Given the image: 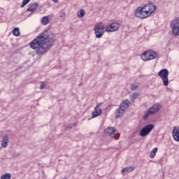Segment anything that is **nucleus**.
<instances>
[{
    "instance_id": "f257e3e1",
    "label": "nucleus",
    "mask_w": 179,
    "mask_h": 179,
    "mask_svg": "<svg viewBox=\"0 0 179 179\" xmlns=\"http://www.w3.org/2000/svg\"><path fill=\"white\" fill-rule=\"evenodd\" d=\"M54 41H55V35L45 30L34 39L29 45L32 50H36L37 55H44L51 46L54 45Z\"/></svg>"
},
{
    "instance_id": "f03ea898",
    "label": "nucleus",
    "mask_w": 179,
    "mask_h": 179,
    "mask_svg": "<svg viewBox=\"0 0 179 179\" xmlns=\"http://www.w3.org/2000/svg\"><path fill=\"white\" fill-rule=\"evenodd\" d=\"M155 10H156V5L151 3L143 6V7L140 6L137 8L134 12V15L136 17L146 19V17H149Z\"/></svg>"
},
{
    "instance_id": "7ed1b4c3",
    "label": "nucleus",
    "mask_w": 179,
    "mask_h": 179,
    "mask_svg": "<svg viewBox=\"0 0 179 179\" xmlns=\"http://www.w3.org/2000/svg\"><path fill=\"white\" fill-rule=\"evenodd\" d=\"M94 31L95 33L96 38H101V37L104 36L106 31L104 24L101 22H97L94 27Z\"/></svg>"
},
{
    "instance_id": "20e7f679",
    "label": "nucleus",
    "mask_w": 179,
    "mask_h": 179,
    "mask_svg": "<svg viewBox=\"0 0 179 179\" xmlns=\"http://www.w3.org/2000/svg\"><path fill=\"white\" fill-rule=\"evenodd\" d=\"M131 104V102L129 100L126 99L122 101L118 109L116 110V118H118V117H121L124 113H125V110H128L129 108V105Z\"/></svg>"
},
{
    "instance_id": "39448f33",
    "label": "nucleus",
    "mask_w": 179,
    "mask_h": 179,
    "mask_svg": "<svg viewBox=\"0 0 179 179\" xmlns=\"http://www.w3.org/2000/svg\"><path fill=\"white\" fill-rule=\"evenodd\" d=\"M169 70L163 69L160 70L157 75L162 78L164 86H169Z\"/></svg>"
},
{
    "instance_id": "423d86ee",
    "label": "nucleus",
    "mask_w": 179,
    "mask_h": 179,
    "mask_svg": "<svg viewBox=\"0 0 179 179\" xmlns=\"http://www.w3.org/2000/svg\"><path fill=\"white\" fill-rule=\"evenodd\" d=\"M170 27L176 36V37H178L179 36V17H177L173 20L170 23Z\"/></svg>"
},
{
    "instance_id": "0eeeda50",
    "label": "nucleus",
    "mask_w": 179,
    "mask_h": 179,
    "mask_svg": "<svg viewBox=\"0 0 179 179\" xmlns=\"http://www.w3.org/2000/svg\"><path fill=\"white\" fill-rule=\"evenodd\" d=\"M156 57H157L156 52L153 50H148L141 55V59L143 61H150L152 59H155Z\"/></svg>"
},
{
    "instance_id": "6e6552de",
    "label": "nucleus",
    "mask_w": 179,
    "mask_h": 179,
    "mask_svg": "<svg viewBox=\"0 0 179 179\" xmlns=\"http://www.w3.org/2000/svg\"><path fill=\"white\" fill-rule=\"evenodd\" d=\"M160 110V108L159 107V105L156 104L152 106L151 108L148 109L147 112L145 113V115L143 116V120L146 121L148 120L149 115H153V114H156L157 111Z\"/></svg>"
},
{
    "instance_id": "1a4fd4ad",
    "label": "nucleus",
    "mask_w": 179,
    "mask_h": 179,
    "mask_svg": "<svg viewBox=\"0 0 179 179\" xmlns=\"http://www.w3.org/2000/svg\"><path fill=\"white\" fill-rule=\"evenodd\" d=\"M105 135L106 136H110L114 139H117V137L118 136V131L114 127H108L105 129Z\"/></svg>"
},
{
    "instance_id": "9d476101",
    "label": "nucleus",
    "mask_w": 179,
    "mask_h": 179,
    "mask_svg": "<svg viewBox=\"0 0 179 179\" xmlns=\"http://www.w3.org/2000/svg\"><path fill=\"white\" fill-rule=\"evenodd\" d=\"M153 128H155V125L151 124L144 127L140 131V136H142V138H145V136H147V135H149V134L152 132V129H153Z\"/></svg>"
},
{
    "instance_id": "9b49d317",
    "label": "nucleus",
    "mask_w": 179,
    "mask_h": 179,
    "mask_svg": "<svg viewBox=\"0 0 179 179\" xmlns=\"http://www.w3.org/2000/svg\"><path fill=\"white\" fill-rule=\"evenodd\" d=\"M101 106H103V103H97V105L96 106V107L94 108V110L92 113V118H96V117L101 115V113H103V110H101V108H100Z\"/></svg>"
},
{
    "instance_id": "f8f14e48",
    "label": "nucleus",
    "mask_w": 179,
    "mask_h": 179,
    "mask_svg": "<svg viewBox=\"0 0 179 179\" xmlns=\"http://www.w3.org/2000/svg\"><path fill=\"white\" fill-rule=\"evenodd\" d=\"M118 29H120V23L117 22H113L110 24H109L106 29L105 31H117V30H118Z\"/></svg>"
},
{
    "instance_id": "ddd939ff",
    "label": "nucleus",
    "mask_w": 179,
    "mask_h": 179,
    "mask_svg": "<svg viewBox=\"0 0 179 179\" xmlns=\"http://www.w3.org/2000/svg\"><path fill=\"white\" fill-rule=\"evenodd\" d=\"M172 136L176 142H179V127L176 126L172 130Z\"/></svg>"
},
{
    "instance_id": "4468645a",
    "label": "nucleus",
    "mask_w": 179,
    "mask_h": 179,
    "mask_svg": "<svg viewBox=\"0 0 179 179\" xmlns=\"http://www.w3.org/2000/svg\"><path fill=\"white\" fill-rule=\"evenodd\" d=\"M8 143H9V136L8 134H5L3 136V140L1 141V148H8Z\"/></svg>"
},
{
    "instance_id": "2eb2a0df",
    "label": "nucleus",
    "mask_w": 179,
    "mask_h": 179,
    "mask_svg": "<svg viewBox=\"0 0 179 179\" xmlns=\"http://www.w3.org/2000/svg\"><path fill=\"white\" fill-rule=\"evenodd\" d=\"M37 8H38V4L37 3H31L29 5L27 12H36Z\"/></svg>"
},
{
    "instance_id": "dca6fc26",
    "label": "nucleus",
    "mask_w": 179,
    "mask_h": 179,
    "mask_svg": "<svg viewBox=\"0 0 179 179\" xmlns=\"http://www.w3.org/2000/svg\"><path fill=\"white\" fill-rule=\"evenodd\" d=\"M135 170V166H130V167H126L124 168L122 170V174H124V173H131Z\"/></svg>"
},
{
    "instance_id": "f3484780",
    "label": "nucleus",
    "mask_w": 179,
    "mask_h": 179,
    "mask_svg": "<svg viewBox=\"0 0 179 179\" xmlns=\"http://www.w3.org/2000/svg\"><path fill=\"white\" fill-rule=\"evenodd\" d=\"M157 148H155L154 149L152 150L150 154V158L153 159L155 156H156V153L157 152Z\"/></svg>"
},
{
    "instance_id": "a211bd4d",
    "label": "nucleus",
    "mask_w": 179,
    "mask_h": 179,
    "mask_svg": "<svg viewBox=\"0 0 179 179\" xmlns=\"http://www.w3.org/2000/svg\"><path fill=\"white\" fill-rule=\"evenodd\" d=\"M13 36H16V37H19L20 36V33L19 32V27H15L13 29Z\"/></svg>"
},
{
    "instance_id": "6ab92c4d",
    "label": "nucleus",
    "mask_w": 179,
    "mask_h": 179,
    "mask_svg": "<svg viewBox=\"0 0 179 179\" xmlns=\"http://www.w3.org/2000/svg\"><path fill=\"white\" fill-rule=\"evenodd\" d=\"M138 96H139V94L137 92H134L130 95V99L131 101H134L136 99H138Z\"/></svg>"
},
{
    "instance_id": "aec40b11",
    "label": "nucleus",
    "mask_w": 179,
    "mask_h": 179,
    "mask_svg": "<svg viewBox=\"0 0 179 179\" xmlns=\"http://www.w3.org/2000/svg\"><path fill=\"white\" fill-rule=\"evenodd\" d=\"M12 178V174L10 173H5L1 176V179H11Z\"/></svg>"
},
{
    "instance_id": "412c9836",
    "label": "nucleus",
    "mask_w": 179,
    "mask_h": 179,
    "mask_svg": "<svg viewBox=\"0 0 179 179\" xmlns=\"http://www.w3.org/2000/svg\"><path fill=\"white\" fill-rule=\"evenodd\" d=\"M139 87V83H133L131 85L130 88L131 90H136Z\"/></svg>"
},
{
    "instance_id": "4be33fe9",
    "label": "nucleus",
    "mask_w": 179,
    "mask_h": 179,
    "mask_svg": "<svg viewBox=\"0 0 179 179\" xmlns=\"http://www.w3.org/2000/svg\"><path fill=\"white\" fill-rule=\"evenodd\" d=\"M85 11L84 9H81L79 13H78V17H83L85 16Z\"/></svg>"
},
{
    "instance_id": "5701e85b",
    "label": "nucleus",
    "mask_w": 179,
    "mask_h": 179,
    "mask_svg": "<svg viewBox=\"0 0 179 179\" xmlns=\"http://www.w3.org/2000/svg\"><path fill=\"white\" fill-rule=\"evenodd\" d=\"M76 125H78V124L76 122H74V123H71L70 124H69L66 127V131H68V129H72V128L73 127H76Z\"/></svg>"
},
{
    "instance_id": "b1692460",
    "label": "nucleus",
    "mask_w": 179,
    "mask_h": 179,
    "mask_svg": "<svg viewBox=\"0 0 179 179\" xmlns=\"http://www.w3.org/2000/svg\"><path fill=\"white\" fill-rule=\"evenodd\" d=\"M49 20H50L48 19V17H43V20H42V23L43 24H47V23H48Z\"/></svg>"
},
{
    "instance_id": "393cba45",
    "label": "nucleus",
    "mask_w": 179,
    "mask_h": 179,
    "mask_svg": "<svg viewBox=\"0 0 179 179\" xmlns=\"http://www.w3.org/2000/svg\"><path fill=\"white\" fill-rule=\"evenodd\" d=\"M29 2L30 0H23L22 3L21 5V8H24V6H26V5H27V3H29Z\"/></svg>"
},
{
    "instance_id": "a878e982",
    "label": "nucleus",
    "mask_w": 179,
    "mask_h": 179,
    "mask_svg": "<svg viewBox=\"0 0 179 179\" xmlns=\"http://www.w3.org/2000/svg\"><path fill=\"white\" fill-rule=\"evenodd\" d=\"M44 87H45V83H44V82L41 83V86H40L41 90H43V89H44Z\"/></svg>"
},
{
    "instance_id": "bb28decb",
    "label": "nucleus",
    "mask_w": 179,
    "mask_h": 179,
    "mask_svg": "<svg viewBox=\"0 0 179 179\" xmlns=\"http://www.w3.org/2000/svg\"><path fill=\"white\" fill-rule=\"evenodd\" d=\"M52 2H54L55 3H58V0H52Z\"/></svg>"
},
{
    "instance_id": "cd10ccee",
    "label": "nucleus",
    "mask_w": 179,
    "mask_h": 179,
    "mask_svg": "<svg viewBox=\"0 0 179 179\" xmlns=\"http://www.w3.org/2000/svg\"><path fill=\"white\" fill-rule=\"evenodd\" d=\"M82 85H83V83H80L79 84V86H82Z\"/></svg>"
}]
</instances>
